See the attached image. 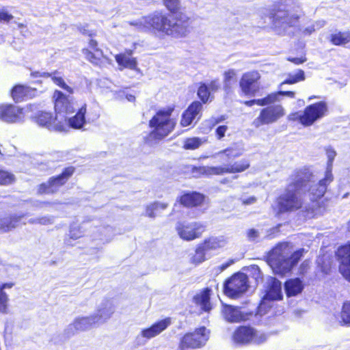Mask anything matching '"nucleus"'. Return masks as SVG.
Masks as SVG:
<instances>
[{
  "label": "nucleus",
  "instance_id": "f257e3e1",
  "mask_svg": "<svg viewBox=\"0 0 350 350\" xmlns=\"http://www.w3.org/2000/svg\"><path fill=\"white\" fill-rule=\"evenodd\" d=\"M291 182L278 199L281 211H291L302 208L304 216L314 217L319 209L317 199H312L310 189L315 185L314 176L308 170H300L291 176Z\"/></svg>",
  "mask_w": 350,
  "mask_h": 350
},
{
  "label": "nucleus",
  "instance_id": "f03ea898",
  "mask_svg": "<svg viewBox=\"0 0 350 350\" xmlns=\"http://www.w3.org/2000/svg\"><path fill=\"white\" fill-rule=\"evenodd\" d=\"M131 25L141 30H151L161 37L167 36L174 38H185L191 29L190 18L183 13L170 15L156 12Z\"/></svg>",
  "mask_w": 350,
  "mask_h": 350
},
{
  "label": "nucleus",
  "instance_id": "7ed1b4c3",
  "mask_svg": "<svg viewBox=\"0 0 350 350\" xmlns=\"http://www.w3.org/2000/svg\"><path fill=\"white\" fill-rule=\"evenodd\" d=\"M174 107L168 106L159 109L149 120L151 131L144 137V142L149 146H154L168 136L176 125V118L174 117Z\"/></svg>",
  "mask_w": 350,
  "mask_h": 350
},
{
  "label": "nucleus",
  "instance_id": "20e7f679",
  "mask_svg": "<svg viewBox=\"0 0 350 350\" xmlns=\"http://www.w3.org/2000/svg\"><path fill=\"white\" fill-rule=\"evenodd\" d=\"M303 252V249L293 252V247L289 243H280L271 250L268 261L275 273L285 275L297 263Z\"/></svg>",
  "mask_w": 350,
  "mask_h": 350
},
{
  "label": "nucleus",
  "instance_id": "39448f33",
  "mask_svg": "<svg viewBox=\"0 0 350 350\" xmlns=\"http://www.w3.org/2000/svg\"><path fill=\"white\" fill-rule=\"evenodd\" d=\"M297 9L294 0H280L274 5L271 14L273 25L278 33H292L289 29L298 23Z\"/></svg>",
  "mask_w": 350,
  "mask_h": 350
},
{
  "label": "nucleus",
  "instance_id": "423d86ee",
  "mask_svg": "<svg viewBox=\"0 0 350 350\" xmlns=\"http://www.w3.org/2000/svg\"><path fill=\"white\" fill-rule=\"evenodd\" d=\"M327 105L324 102H319L308 106L304 111L291 113L288 120L299 121L304 126L313 124L317 120L323 118L327 111Z\"/></svg>",
  "mask_w": 350,
  "mask_h": 350
},
{
  "label": "nucleus",
  "instance_id": "0eeeda50",
  "mask_svg": "<svg viewBox=\"0 0 350 350\" xmlns=\"http://www.w3.org/2000/svg\"><path fill=\"white\" fill-rule=\"evenodd\" d=\"M37 109L36 105L29 104L25 108H21L11 104L0 105V120L3 122L14 124L25 121V116Z\"/></svg>",
  "mask_w": 350,
  "mask_h": 350
},
{
  "label": "nucleus",
  "instance_id": "6e6552de",
  "mask_svg": "<svg viewBox=\"0 0 350 350\" xmlns=\"http://www.w3.org/2000/svg\"><path fill=\"white\" fill-rule=\"evenodd\" d=\"M269 336L262 331L257 330L249 326H241L234 332L233 341L241 345L256 344L260 345L265 342Z\"/></svg>",
  "mask_w": 350,
  "mask_h": 350
},
{
  "label": "nucleus",
  "instance_id": "1a4fd4ad",
  "mask_svg": "<svg viewBox=\"0 0 350 350\" xmlns=\"http://www.w3.org/2000/svg\"><path fill=\"white\" fill-rule=\"evenodd\" d=\"M209 335V330L204 326L187 333L180 339L177 350L201 349L206 344Z\"/></svg>",
  "mask_w": 350,
  "mask_h": 350
},
{
  "label": "nucleus",
  "instance_id": "9d476101",
  "mask_svg": "<svg viewBox=\"0 0 350 350\" xmlns=\"http://www.w3.org/2000/svg\"><path fill=\"white\" fill-rule=\"evenodd\" d=\"M326 154L328 159L327 166L323 178L316 183L310 189V193L312 196V199L321 198L325 194L327 186L333 181L332 165L336 157V152L332 148L326 150Z\"/></svg>",
  "mask_w": 350,
  "mask_h": 350
},
{
  "label": "nucleus",
  "instance_id": "9b49d317",
  "mask_svg": "<svg viewBox=\"0 0 350 350\" xmlns=\"http://www.w3.org/2000/svg\"><path fill=\"white\" fill-rule=\"evenodd\" d=\"M248 277L243 273H237L226 281L224 285V293L229 297L238 298L248 289Z\"/></svg>",
  "mask_w": 350,
  "mask_h": 350
},
{
  "label": "nucleus",
  "instance_id": "f8f14e48",
  "mask_svg": "<svg viewBox=\"0 0 350 350\" xmlns=\"http://www.w3.org/2000/svg\"><path fill=\"white\" fill-rule=\"evenodd\" d=\"M250 167V162L247 159L226 164L223 166L208 167L203 166L198 169L200 174L204 175H223L224 174H234L245 171Z\"/></svg>",
  "mask_w": 350,
  "mask_h": 350
},
{
  "label": "nucleus",
  "instance_id": "ddd939ff",
  "mask_svg": "<svg viewBox=\"0 0 350 350\" xmlns=\"http://www.w3.org/2000/svg\"><path fill=\"white\" fill-rule=\"evenodd\" d=\"M261 75L257 70L244 72L239 80V88L243 94L254 96L260 90Z\"/></svg>",
  "mask_w": 350,
  "mask_h": 350
},
{
  "label": "nucleus",
  "instance_id": "4468645a",
  "mask_svg": "<svg viewBox=\"0 0 350 350\" xmlns=\"http://www.w3.org/2000/svg\"><path fill=\"white\" fill-rule=\"evenodd\" d=\"M27 116L35 119L38 124L49 130L58 132L67 131L68 125L66 121L59 120L57 116L53 117L51 113L40 111L38 115L29 113Z\"/></svg>",
  "mask_w": 350,
  "mask_h": 350
},
{
  "label": "nucleus",
  "instance_id": "2eb2a0df",
  "mask_svg": "<svg viewBox=\"0 0 350 350\" xmlns=\"http://www.w3.org/2000/svg\"><path fill=\"white\" fill-rule=\"evenodd\" d=\"M285 115V110L281 105H273L263 108L259 116L253 121L252 125L259 128L264 124L277 122Z\"/></svg>",
  "mask_w": 350,
  "mask_h": 350
},
{
  "label": "nucleus",
  "instance_id": "dca6fc26",
  "mask_svg": "<svg viewBox=\"0 0 350 350\" xmlns=\"http://www.w3.org/2000/svg\"><path fill=\"white\" fill-rule=\"evenodd\" d=\"M54 108L58 119L64 120L66 116L76 111V104L71 97L66 96L62 92L55 90L53 93Z\"/></svg>",
  "mask_w": 350,
  "mask_h": 350
},
{
  "label": "nucleus",
  "instance_id": "f3484780",
  "mask_svg": "<svg viewBox=\"0 0 350 350\" xmlns=\"http://www.w3.org/2000/svg\"><path fill=\"white\" fill-rule=\"evenodd\" d=\"M171 319L166 318L153 323L150 327L144 328L136 336L135 343L138 346L145 345L147 341L165 330L171 325Z\"/></svg>",
  "mask_w": 350,
  "mask_h": 350
},
{
  "label": "nucleus",
  "instance_id": "a211bd4d",
  "mask_svg": "<svg viewBox=\"0 0 350 350\" xmlns=\"http://www.w3.org/2000/svg\"><path fill=\"white\" fill-rule=\"evenodd\" d=\"M97 327L92 314L78 316L65 328L64 333L67 338H70L79 332H88Z\"/></svg>",
  "mask_w": 350,
  "mask_h": 350
},
{
  "label": "nucleus",
  "instance_id": "6ab92c4d",
  "mask_svg": "<svg viewBox=\"0 0 350 350\" xmlns=\"http://www.w3.org/2000/svg\"><path fill=\"white\" fill-rule=\"evenodd\" d=\"M176 230L179 237L185 241L194 240L204 231V226L198 222L178 221L176 224Z\"/></svg>",
  "mask_w": 350,
  "mask_h": 350
},
{
  "label": "nucleus",
  "instance_id": "aec40b11",
  "mask_svg": "<svg viewBox=\"0 0 350 350\" xmlns=\"http://www.w3.org/2000/svg\"><path fill=\"white\" fill-rule=\"evenodd\" d=\"M74 173V168L72 167L66 168L63 172L56 177L51 178L48 182L41 184L38 188V193H53L58 191L68 179Z\"/></svg>",
  "mask_w": 350,
  "mask_h": 350
},
{
  "label": "nucleus",
  "instance_id": "412c9836",
  "mask_svg": "<svg viewBox=\"0 0 350 350\" xmlns=\"http://www.w3.org/2000/svg\"><path fill=\"white\" fill-rule=\"evenodd\" d=\"M268 286L265 295L258 307V314L262 315L266 313L267 301L270 300H280L282 298V284L273 278H270L267 282Z\"/></svg>",
  "mask_w": 350,
  "mask_h": 350
},
{
  "label": "nucleus",
  "instance_id": "4be33fe9",
  "mask_svg": "<svg viewBox=\"0 0 350 350\" xmlns=\"http://www.w3.org/2000/svg\"><path fill=\"white\" fill-rule=\"evenodd\" d=\"M115 312L113 301L109 299H103L98 304L96 311L92 314L98 327L107 323Z\"/></svg>",
  "mask_w": 350,
  "mask_h": 350
},
{
  "label": "nucleus",
  "instance_id": "5701e85b",
  "mask_svg": "<svg viewBox=\"0 0 350 350\" xmlns=\"http://www.w3.org/2000/svg\"><path fill=\"white\" fill-rule=\"evenodd\" d=\"M339 262V271L350 282V244L340 247L336 253Z\"/></svg>",
  "mask_w": 350,
  "mask_h": 350
},
{
  "label": "nucleus",
  "instance_id": "b1692460",
  "mask_svg": "<svg viewBox=\"0 0 350 350\" xmlns=\"http://www.w3.org/2000/svg\"><path fill=\"white\" fill-rule=\"evenodd\" d=\"M115 59L120 70L127 68L140 72V69L137 66V59L133 56L132 51L126 50L123 53L117 54L115 56Z\"/></svg>",
  "mask_w": 350,
  "mask_h": 350
},
{
  "label": "nucleus",
  "instance_id": "393cba45",
  "mask_svg": "<svg viewBox=\"0 0 350 350\" xmlns=\"http://www.w3.org/2000/svg\"><path fill=\"white\" fill-rule=\"evenodd\" d=\"M76 113L75 116L65 118L63 121H66L68 129L72 128L75 129H81L83 128L86 123L85 114L87 112V105L85 103L82 104L81 106H78L76 108Z\"/></svg>",
  "mask_w": 350,
  "mask_h": 350
},
{
  "label": "nucleus",
  "instance_id": "a878e982",
  "mask_svg": "<svg viewBox=\"0 0 350 350\" xmlns=\"http://www.w3.org/2000/svg\"><path fill=\"white\" fill-rule=\"evenodd\" d=\"M202 108V104L198 101L193 102L183 113L180 124L183 126L191 125L196 119L198 120L200 112Z\"/></svg>",
  "mask_w": 350,
  "mask_h": 350
},
{
  "label": "nucleus",
  "instance_id": "bb28decb",
  "mask_svg": "<svg viewBox=\"0 0 350 350\" xmlns=\"http://www.w3.org/2000/svg\"><path fill=\"white\" fill-rule=\"evenodd\" d=\"M204 200V195L198 192L185 193L176 199V202L186 207L201 205Z\"/></svg>",
  "mask_w": 350,
  "mask_h": 350
},
{
  "label": "nucleus",
  "instance_id": "cd10ccee",
  "mask_svg": "<svg viewBox=\"0 0 350 350\" xmlns=\"http://www.w3.org/2000/svg\"><path fill=\"white\" fill-rule=\"evenodd\" d=\"M31 76L33 77H51L52 81L58 85L59 88L64 89L66 92L70 94L73 93V90L72 88L66 85L64 79L62 78L61 73L58 71H55L53 72L49 73L46 72H31Z\"/></svg>",
  "mask_w": 350,
  "mask_h": 350
},
{
  "label": "nucleus",
  "instance_id": "c85d7f7f",
  "mask_svg": "<svg viewBox=\"0 0 350 350\" xmlns=\"http://www.w3.org/2000/svg\"><path fill=\"white\" fill-rule=\"evenodd\" d=\"M230 238L227 236L219 235L216 237H211L205 239L203 242L204 247L208 252L212 251H217L224 248L229 243Z\"/></svg>",
  "mask_w": 350,
  "mask_h": 350
},
{
  "label": "nucleus",
  "instance_id": "c756f323",
  "mask_svg": "<svg viewBox=\"0 0 350 350\" xmlns=\"http://www.w3.org/2000/svg\"><path fill=\"white\" fill-rule=\"evenodd\" d=\"M83 53L88 60L95 65H98L101 62L103 52L97 47V42L94 40H90L88 48L84 49Z\"/></svg>",
  "mask_w": 350,
  "mask_h": 350
},
{
  "label": "nucleus",
  "instance_id": "7c9ffc66",
  "mask_svg": "<svg viewBox=\"0 0 350 350\" xmlns=\"http://www.w3.org/2000/svg\"><path fill=\"white\" fill-rule=\"evenodd\" d=\"M211 290L208 288H204L198 293L193 297V302L204 312H209L211 310L210 303V295Z\"/></svg>",
  "mask_w": 350,
  "mask_h": 350
},
{
  "label": "nucleus",
  "instance_id": "2f4dec72",
  "mask_svg": "<svg viewBox=\"0 0 350 350\" xmlns=\"http://www.w3.org/2000/svg\"><path fill=\"white\" fill-rule=\"evenodd\" d=\"M36 90L28 86L18 85L12 90V97L16 102H20L24 98H32L35 96Z\"/></svg>",
  "mask_w": 350,
  "mask_h": 350
},
{
  "label": "nucleus",
  "instance_id": "473e14b6",
  "mask_svg": "<svg viewBox=\"0 0 350 350\" xmlns=\"http://www.w3.org/2000/svg\"><path fill=\"white\" fill-rule=\"evenodd\" d=\"M223 315L229 322H239L245 319L244 314L237 307L225 305L223 309Z\"/></svg>",
  "mask_w": 350,
  "mask_h": 350
},
{
  "label": "nucleus",
  "instance_id": "72a5a7b5",
  "mask_svg": "<svg viewBox=\"0 0 350 350\" xmlns=\"http://www.w3.org/2000/svg\"><path fill=\"white\" fill-rule=\"evenodd\" d=\"M287 297H293L300 294L304 289V284L299 278L290 279L284 284Z\"/></svg>",
  "mask_w": 350,
  "mask_h": 350
},
{
  "label": "nucleus",
  "instance_id": "f704fd0d",
  "mask_svg": "<svg viewBox=\"0 0 350 350\" xmlns=\"http://www.w3.org/2000/svg\"><path fill=\"white\" fill-rule=\"evenodd\" d=\"M23 217V215H15L10 217L0 219V231L8 232L19 226L22 224H25V222L21 223Z\"/></svg>",
  "mask_w": 350,
  "mask_h": 350
},
{
  "label": "nucleus",
  "instance_id": "c9c22d12",
  "mask_svg": "<svg viewBox=\"0 0 350 350\" xmlns=\"http://www.w3.org/2000/svg\"><path fill=\"white\" fill-rule=\"evenodd\" d=\"M244 149L239 145H234L217 152L215 156L221 157V161H228L241 156Z\"/></svg>",
  "mask_w": 350,
  "mask_h": 350
},
{
  "label": "nucleus",
  "instance_id": "e433bc0d",
  "mask_svg": "<svg viewBox=\"0 0 350 350\" xmlns=\"http://www.w3.org/2000/svg\"><path fill=\"white\" fill-rule=\"evenodd\" d=\"M14 283L8 282L0 284V312L5 314L8 310L9 298L7 290H10Z\"/></svg>",
  "mask_w": 350,
  "mask_h": 350
},
{
  "label": "nucleus",
  "instance_id": "4c0bfd02",
  "mask_svg": "<svg viewBox=\"0 0 350 350\" xmlns=\"http://www.w3.org/2000/svg\"><path fill=\"white\" fill-rule=\"evenodd\" d=\"M208 250L204 247L203 243H202L196 247L195 254L191 258V262L195 265L200 264L208 258Z\"/></svg>",
  "mask_w": 350,
  "mask_h": 350
},
{
  "label": "nucleus",
  "instance_id": "58836bf2",
  "mask_svg": "<svg viewBox=\"0 0 350 350\" xmlns=\"http://www.w3.org/2000/svg\"><path fill=\"white\" fill-rule=\"evenodd\" d=\"M207 142L206 137H190L184 141L183 148L186 150H196Z\"/></svg>",
  "mask_w": 350,
  "mask_h": 350
},
{
  "label": "nucleus",
  "instance_id": "ea45409f",
  "mask_svg": "<svg viewBox=\"0 0 350 350\" xmlns=\"http://www.w3.org/2000/svg\"><path fill=\"white\" fill-rule=\"evenodd\" d=\"M330 41L334 45H343L350 42V32H335L331 35Z\"/></svg>",
  "mask_w": 350,
  "mask_h": 350
},
{
  "label": "nucleus",
  "instance_id": "a19ab883",
  "mask_svg": "<svg viewBox=\"0 0 350 350\" xmlns=\"http://www.w3.org/2000/svg\"><path fill=\"white\" fill-rule=\"evenodd\" d=\"M237 81V71L234 69H229L224 73V88L229 91L232 85Z\"/></svg>",
  "mask_w": 350,
  "mask_h": 350
},
{
  "label": "nucleus",
  "instance_id": "79ce46f5",
  "mask_svg": "<svg viewBox=\"0 0 350 350\" xmlns=\"http://www.w3.org/2000/svg\"><path fill=\"white\" fill-rule=\"evenodd\" d=\"M113 231V229L110 226L103 228L99 232L100 237L98 238V239L103 243H107L110 242L112 240L113 237H114Z\"/></svg>",
  "mask_w": 350,
  "mask_h": 350
},
{
  "label": "nucleus",
  "instance_id": "37998d69",
  "mask_svg": "<svg viewBox=\"0 0 350 350\" xmlns=\"http://www.w3.org/2000/svg\"><path fill=\"white\" fill-rule=\"evenodd\" d=\"M305 79V73L302 70H298L295 74H289L288 77L281 83V86L284 84H294Z\"/></svg>",
  "mask_w": 350,
  "mask_h": 350
},
{
  "label": "nucleus",
  "instance_id": "c03bdc74",
  "mask_svg": "<svg viewBox=\"0 0 350 350\" xmlns=\"http://www.w3.org/2000/svg\"><path fill=\"white\" fill-rule=\"evenodd\" d=\"M84 235V230H83L82 226L72 224L70 226V230L68 236L70 239L73 240H77Z\"/></svg>",
  "mask_w": 350,
  "mask_h": 350
},
{
  "label": "nucleus",
  "instance_id": "a18cd8bd",
  "mask_svg": "<svg viewBox=\"0 0 350 350\" xmlns=\"http://www.w3.org/2000/svg\"><path fill=\"white\" fill-rule=\"evenodd\" d=\"M277 102V95L274 93L268 94L266 97L256 99V105L259 106H267Z\"/></svg>",
  "mask_w": 350,
  "mask_h": 350
},
{
  "label": "nucleus",
  "instance_id": "49530a36",
  "mask_svg": "<svg viewBox=\"0 0 350 350\" xmlns=\"http://www.w3.org/2000/svg\"><path fill=\"white\" fill-rule=\"evenodd\" d=\"M198 95L204 103L208 102L211 98V93L208 86L205 84H202L198 88Z\"/></svg>",
  "mask_w": 350,
  "mask_h": 350
},
{
  "label": "nucleus",
  "instance_id": "de8ad7c7",
  "mask_svg": "<svg viewBox=\"0 0 350 350\" xmlns=\"http://www.w3.org/2000/svg\"><path fill=\"white\" fill-rule=\"evenodd\" d=\"M15 180L14 176L5 170L0 169V185H9Z\"/></svg>",
  "mask_w": 350,
  "mask_h": 350
},
{
  "label": "nucleus",
  "instance_id": "09e8293b",
  "mask_svg": "<svg viewBox=\"0 0 350 350\" xmlns=\"http://www.w3.org/2000/svg\"><path fill=\"white\" fill-rule=\"evenodd\" d=\"M54 217L47 215L39 218L31 219L29 220V223L31 224H39L41 225H50L53 224Z\"/></svg>",
  "mask_w": 350,
  "mask_h": 350
},
{
  "label": "nucleus",
  "instance_id": "8fccbe9b",
  "mask_svg": "<svg viewBox=\"0 0 350 350\" xmlns=\"http://www.w3.org/2000/svg\"><path fill=\"white\" fill-rule=\"evenodd\" d=\"M341 319L345 324L350 325V303L344 304L341 312Z\"/></svg>",
  "mask_w": 350,
  "mask_h": 350
},
{
  "label": "nucleus",
  "instance_id": "3c124183",
  "mask_svg": "<svg viewBox=\"0 0 350 350\" xmlns=\"http://www.w3.org/2000/svg\"><path fill=\"white\" fill-rule=\"evenodd\" d=\"M164 3L170 12H176L179 8L178 0H164Z\"/></svg>",
  "mask_w": 350,
  "mask_h": 350
},
{
  "label": "nucleus",
  "instance_id": "603ef678",
  "mask_svg": "<svg viewBox=\"0 0 350 350\" xmlns=\"http://www.w3.org/2000/svg\"><path fill=\"white\" fill-rule=\"evenodd\" d=\"M325 25V22L323 21H317L314 24H313L311 27H309L305 29V31L307 33L310 34L312 32L314 31L317 29H319L323 27Z\"/></svg>",
  "mask_w": 350,
  "mask_h": 350
},
{
  "label": "nucleus",
  "instance_id": "864d4df0",
  "mask_svg": "<svg viewBox=\"0 0 350 350\" xmlns=\"http://www.w3.org/2000/svg\"><path fill=\"white\" fill-rule=\"evenodd\" d=\"M157 211V209L156 208L154 204H150L146 206V215L150 218H154L156 217L155 212Z\"/></svg>",
  "mask_w": 350,
  "mask_h": 350
},
{
  "label": "nucleus",
  "instance_id": "5fc2aeb1",
  "mask_svg": "<svg viewBox=\"0 0 350 350\" xmlns=\"http://www.w3.org/2000/svg\"><path fill=\"white\" fill-rule=\"evenodd\" d=\"M274 94L277 95V102L280 101L281 96H286L291 98H294L295 93L291 91H279L278 92H275Z\"/></svg>",
  "mask_w": 350,
  "mask_h": 350
},
{
  "label": "nucleus",
  "instance_id": "6e6d98bb",
  "mask_svg": "<svg viewBox=\"0 0 350 350\" xmlns=\"http://www.w3.org/2000/svg\"><path fill=\"white\" fill-rule=\"evenodd\" d=\"M234 260L233 259H229L227 262L221 264V265L218 266L216 268L217 272H219V273L222 272L223 271H224L225 269L228 268L230 265L234 264Z\"/></svg>",
  "mask_w": 350,
  "mask_h": 350
},
{
  "label": "nucleus",
  "instance_id": "4d7b16f0",
  "mask_svg": "<svg viewBox=\"0 0 350 350\" xmlns=\"http://www.w3.org/2000/svg\"><path fill=\"white\" fill-rule=\"evenodd\" d=\"M250 241H255L258 237V232L254 229H250L247 232Z\"/></svg>",
  "mask_w": 350,
  "mask_h": 350
},
{
  "label": "nucleus",
  "instance_id": "13d9d810",
  "mask_svg": "<svg viewBox=\"0 0 350 350\" xmlns=\"http://www.w3.org/2000/svg\"><path fill=\"white\" fill-rule=\"evenodd\" d=\"M241 202L244 205L253 204L256 202V198L254 196H250L247 198H241Z\"/></svg>",
  "mask_w": 350,
  "mask_h": 350
},
{
  "label": "nucleus",
  "instance_id": "bf43d9fd",
  "mask_svg": "<svg viewBox=\"0 0 350 350\" xmlns=\"http://www.w3.org/2000/svg\"><path fill=\"white\" fill-rule=\"evenodd\" d=\"M12 18V16L6 12H0V21L8 22Z\"/></svg>",
  "mask_w": 350,
  "mask_h": 350
},
{
  "label": "nucleus",
  "instance_id": "052dcab7",
  "mask_svg": "<svg viewBox=\"0 0 350 350\" xmlns=\"http://www.w3.org/2000/svg\"><path fill=\"white\" fill-rule=\"evenodd\" d=\"M220 85L218 80H214L212 81L210 84L208 85V88L209 89V91H216L219 89Z\"/></svg>",
  "mask_w": 350,
  "mask_h": 350
},
{
  "label": "nucleus",
  "instance_id": "680f3d73",
  "mask_svg": "<svg viewBox=\"0 0 350 350\" xmlns=\"http://www.w3.org/2000/svg\"><path fill=\"white\" fill-rule=\"evenodd\" d=\"M226 130L227 126H220L217 129L216 133L219 139H221L224 136Z\"/></svg>",
  "mask_w": 350,
  "mask_h": 350
},
{
  "label": "nucleus",
  "instance_id": "e2e57ef3",
  "mask_svg": "<svg viewBox=\"0 0 350 350\" xmlns=\"http://www.w3.org/2000/svg\"><path fill=\"white\" fill-rule=\"evenodd\" d=\"M288 60L298 65L305 62L306 59L304 57H288Z\"/></svg>",
  "mask_w": 350,
  "mask_h": 350
},
{
  "label": "nucleus",
  "instance_id": "0e129e2a",
  "mask_svg": "<svg viewBox=\"0 0 350 350\" xmlns=\"http://www.w3.org/2000/svg\"><path fill=\"white\" fill-rule=\"evenodd\" d=\"M154 204L155 207L157 209V211L159 209L164 210L168 206V204L167 203H164V202H154Z\"/></svg>",
  "mask_w": 350,
  "mask_h": 350
},
{
  "label": "nucleus",
  "instance_id": "69168bd1",
  "mask_svg": "<svg viewBox=\"0 0 350 350\" xmlns=\"http://www.w3.org/2000/svg\"><path fill=\"white\" fill-rule=\"evenodd\" d=\"M304 313V310H303L301 309H295L293 311V314L296 317H301Z\"/></svg>",
  "mask_w": 350,
  "mask_h": 350
},
{
  "label": "nucleus",
  "instance_id": "338daca9",
  "mask_svg": "<svg viewBox=\"0 0 350 350\" xmlns=\"http://www.w3.org/2000/svg\"><path fill=\"white\" fill-rule=\"evenodd\" d=\"M244 104L247 107H252L254 105H256V99L246 100L244 102Z\"/></svg>",
  "mask_w": 350,
  "mask_h": 350
},
{
  "label": "nucleus",
  "instance_id": "774afa93",
  "mask_svg": "<svg viewBox=\"0 0 350 350\" xmlns=\"http://www.w3.org/2000/svg\"><path fill=\"white\" fill-rule=\"evenodd\" d=\"M126 98L130 102H133L135 100V96L131 94L127 95Z\"/></svg>",
  "mask_w": 350,
  "mask_h": 350
}]
</instances>
